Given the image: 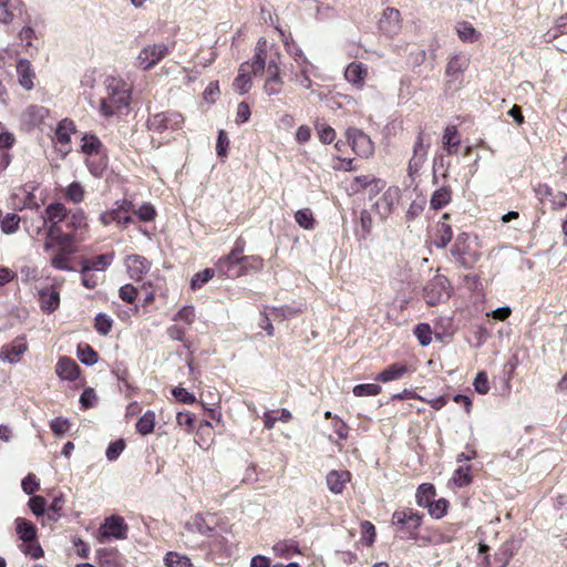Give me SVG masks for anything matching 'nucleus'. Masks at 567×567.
<instances>
[{"label":"nucleus","instance_id":"f257e3e1","mask_svg":"<svg viewBox=\"0 0 567 567\" xmlns=\"http://www.w3.org/2000/svg\"><path fill=\"white\" fill-rule=\"evenodd\" d=\"M42 226L34 229L38 236L45 228L43 250L50 255V265L56 270L72 271V258L87 230L83 212H71L62 203H51L41 216Z\"/></svg>","mask_w":567,"mask_h":567},{"label":"nucleus","instance_id":"f03ea898","mask_svg":"<svg viewBox=\"0 0 567 567\" xmlns=\"http://www.w3.org/2000/svg\"><path fill=\"white\" fill-rule=\"evenodd\" d=\"M266 68V50L257 45L252 59L240 64L234 87L239 94H246L251 89V75H259Z\"/></svg>","mask_w":567,"mask_h":567},{"label":"nucleus","instance_id":"7ed1b4c3","mask_svg":"<svg viewBox=\"0 0 567 567\" xmlns=\"http://www.w3.org/2000/svg\"><path fill=\"white\" fill-rule=\"evenodd\" d=\"M131 101V85L122 79H109V115L127 112Z\"/></svg>","mask_w":567,"mask_h":567},{"label":"nucleus","instance_id":"20e7f679","mask_svg":"<svg viewBox=\"0 0 567 567\" xmlns=\"http://www.w3.org/2000/svg\"><path fill=\"white\" fill-rule=\"evenodd\" d=\"M82 152L87 156L86 165L90 172L96 176L102 177L106 171V164L101 161L96 162V156L100 154L102 142L95 135L85 134L82 137Z\"/></svg>","mask_w":567,"mask_h":567},{"label":"nucleus","instance_id":"39448f33","mask_svg":"<svg viewBox=\"0 0 567 567\" xmlns=\"http://www.w3.org/2000/svg\"><path fill=\"white\" fill-rule=\"evenodd\" d=\"M449 297L450 282L442 275H435L423 289V298L429 306H435Z\"/></svg>","mask_w":567,"mask_h":567},{"label":"nucleus","instance_id":"423d86ee","mask_svg":"<svg viewBox=\"0 0 567 567\" xmlns=\"http://www.w3.org/2000/svg\"><path fill=\"white\" fill-rule=\"evenodd\" d=\"M168 45L165 43H154L144 47L137 58V64L143 70H150L155 66L168 53Z\"/></svg>","mask_w":567,"mask_h":567},{"label":"nucleus","instance_id":"0eeeda50","mask_svg":"<svg viewBox=\"0 0 567 567\" xmlns=\"http://www.w3.org/2000/svg\"><path fill=\"white\" fill-rule=\"evenodd\" d=\"M346 135L358 156L369 158L373 155L374 144L369 135L355 127L348 128Z\"/></svg>","mask_w":567,"mask_h":567},{"label":"nucleus","instance_id":"6e6552de","mask_svg":"<svg viewBox=\"0 0 567 567\" xmlns=\"http://www.w3.org/2000/svg\"><path fill=\"white\" fill-rule=\"evenodd\" d=\"M106 266V255H100L96 258L89 259L84 262L82 269V282L86 288H95L99 277L95 271H103Z\"/></svg>","mask_w":567,"mask_h":567},{"label":"nucleus","instance_id":"1a4fd4ad","mask_svg":"<svg viewBox=\"0 0 567 567\" xmlns=\"http://www.w3.org/2000/svg\"><path fill=\"white\" fill-rule=\"evenodd\" d=\"M421 520L422 516L410 508L395 511L392 515V523L406 529L410 536L420 527Z\"/></svg>","mask_w":567,"mask_h":567},{"label":"nucleus","instance_id":"9d476101","mask_svg":"<svg viewBox=\"0 0 567 567\" xmlns=\"http://www.w3.org/2000/svg\"><path fill=\"white\" fill-rule=\"evenodd\" d=\"M401 14L395 8L388 7L379 20V29L386 35L398 34L401 30Z\"/></svg>","mask_w":567,"mask_h":567},{"label":"nucleus","instance_id":"9b49d317","mask_svg":"<svg viewBox=\"0 0 567 567\" xmlns=\"http://www.w3.org/2000/svg\"><path fill=\"white\" fill-rule=\"evenodd\" d=\"M49 113V110L42 105H29L21 115L22 123L29 130L38 127L43 124Z\"/></svg>","mask_w":567,"mask_h":567},{"label":"nucleus","instance_id":"f8f14e48","mask_svg":"<svg viewBox=\"0 0 567 567\" xmlns=\"http://www.w3.org/2000/svg\"><path fill=\"white\" fill-rule=\"evenodd\" d=\"M267 72L268 76L264 84V91L268 95H277L281 92L284 85L278 63L269 62Z\"/></svg>","mask_w":567,"mask_h":567},{"label":"nucleus","instance_id":"ddd939ff","mask_svg":"<svg viewBox=\"0 0 567 567\" xmlns=\"http://www.w3.org/2000/svg\"><path fill=\"white\" fill-rule=\"evenodd\" d=\"M80 367L69 357H61L55 365V373L61 380L74 381L80 377Z\"/></svg>","mask_w":567,"mask_h":567},{"label":"nucleus","instance_id":"4468645a","mask_svg":"<svg viewBox=\"0 0 567 567\" xmlns=\"http://www.w3.org/2000/svg\"><path fill=\"white\" fill-rule=\"evenodd\" d=\"M350 480L351 473L346 470L330 471L326 477L327 486L333 494H341Z\"/></svg>","mask_w":567,"mask_h":567},{"label":"nucleus","instance_id":"2eb2a0df","mask_svg":"<svg viewBox=\"0 0 567 567\" xmlns=\"http://www.w3.org/2000/svg\"><path fill=\"white\" fill-rule=\"evenodd\" d=\"M127 272L132 279L140 280L150 268L151 262L143 256L131 255L125 260Z\"/></svg>","mask_w":567,"mask_h":567},{"label":"nucleus","instance_id":"dca6fc26","mask_svg":"<svg viewBox=\"0 0 567 567\" xmlns=\"http://www.w3.org/2000/svg\"><path fill=\"white\" fill-rule=\"evenodd\" d=\"M245 256H238L237 250H231L227 256L219 258L217 269L228 278H236L235 266L240 265Z\"/></svg>","mask_w":567,"mask_h":567},{"label":"nucleus","instance_id":"f3484780","mask_svg":"<svg viewBox=\"0 0 567 567\" xmlns=\"http://www.w3.org/2000/svg\"><path fill=\"white\" fill-rule=\"evenodd\" d=\"M16 68H17L19 84L27 91L32 90L34 86L33 80L35 78V73L32 69L30 61L27 59H20L17 62Z\"/></svg>","mask_w":567,"mask_h":567},{"label":"nucleus","instance_id":"a211bd4d","mask_svg":"<svg viewBox=\"0 0 567 567\" xmlns=\"http://www.w3.org/2000/svg\"><path fill=\"white\" fill-rule=\"evenodd\" d=\"M429 145L430 143L424 138L423 134L420 133L413 146V156L409 163L410 171H419L422 166L427 154Z\"/></svg>","mask_w":567,"mask_h":567},{"label":"nucleus","instance_id":"6ab92c4d","mask_svg":"<svg viewBox=\"0 0 567 567\" xmlns=\"http://www.w3.org/2000/svg\"><path fill=\"white\" fill-rule=\"evenodd\" d=\"M40 308L45 313L54 312L60 306V293L54 288H47L39 291Z\"/></svg>","mask_w":567,"mask_h":567},{"label":"nucleus","instance_id":"aec40b11","mask_svg":"<svg viewBox=\"0 0 567 567\" xmlns=\"http://www.w3.org/2000/svg\"><path fill=\"white\" fill-rule=\"evenodd\" d=\"M184 122L182 114L177 112H166L154 115L151 125L158 128H177Z\"/></svg>","mask_w":567,"mask_h":567},{"label":"nucleus","instance_id":"412c9836","mask_svg":"<svg viewBox=\"0 0 567 567\" xmlns=\"http://www.w3.org/2000/svg\"><path fill=\"white\" fill-rule=\"evenodd\" d=\"M300 56L301 62H299V60H296L299 71L291 72V81L296 82L297 84L305 89H310L312 85V81L309 75L310 63L308 59L303 55V53L300 52Z\"/></svg>","mask_w":567,"mask_h":567},{"label":"nucleus","instance_id":"4be33fe9","mask_svg":"<svg viewBox=\"0 0 567 567\" xmlns=\"http://www.w3.org/2000/svg\"><path fill=\"white\" fill-rule=\"evenodd\" d=\"M128 525L125 519L118 515L109 516V539H126L128 534Z\"/></svg>","mask_w":567,"mask_h":567},{"label":"nucleus","instance_id":"5701e85b","mask_svg":"<svg viewBox=\"0 0 567 567\" xmlns=\"http://www.w3.org/2000/svg\"><path fill=\"white\" fill-rule=\"evenodd\" d=\"M368 75V68L362 63H350L344 72L346 80L357 85L358 87H362L364 83V79Z\"/></svg>","mask_w":567,"mask_h":567},{"label":"nucleus","instance_id":"b1692460","mask_svg":"<svg viewBox=\"0 0 567 567\" xmlns=\"http://www.w3.org/2000/svg\"><path fill=\"white\" fill-rule=\"evenodd\" d=\"M117 207L109 213V217L116 221L118 225L125 227L130 224L133 218L131 213L133 212V204L128 200H122L121 204L116 203Z\"/></svg>","mask_w":567,"mask_h":567},{"label":"nucleus","instance_id":"393cba45","mask_svg":"<svg viewBox=\"0 0 567 567\" xmlns=\"http://www.w3.org/2000/svg\"><path fill=\"white\" fill-rule=\"evenodd\" d=\"M75 133V124L70 118H63L59 122L55 130V138L60 145H69L71 142V134Z\"/></svg>","mask_w":567,"mask_h":567},{"label":"nucleus","instance_id":"a878e982","mask_svg":"<svg viewBox=\"0 0 567 567\" xmlns=\"http://www.w3.org/2000/svg\"><path fill=\"white\" fill-rule=\"evenodd\" d=\"M16 530L20 539L24 542H33L37 538V527L30 520L19 517L16 519Z\"/></svg>","mask_w":567,"mask_h":567},{"label":"nucleus","instance_id":"bb28decb","mask_svg":"<svg viewBox=\"0 0 567 567\" xmlns=\"http://www.w3.org/2000/svg\"><path fill=\"white\" fill-rule=\"evenodd\" d=\"M408 372V367L405 364L393 363L389 365L386 369L381 371L375 380L380 382H390L394 380L401 379Z\"/></svg>","mask_w":567,"mask_h":567},{"label":"nucleus","instance_id":"cd10ccee","mask_svg":"<svg viewBox=\"0 0 567 567\" xmlns=\"http://www.w3.org/2000/svg\"><path fill=\"white\" fill-rule=\"evenodd\" d=\"M264 267V260L259 256H245L240 267L236 270V278L247 275L249 271H259Z\"/></svg>","mask_w":567,"mask_h":567},{"label":"nucleus","instance_id":"c85d7f7f","mask_svg":"<svg viewBox=\"0 0 567 567\" xmlns=\"http://www.w3.org/2000/svg\"><path fill=\"white\" fill-rule=\"evenodd\" d=\"M399 188L386 189L380 200L377 203L378 208H382V215L386 216L392 212L393 205L399 199Z\"/></svg>","mask_w":567,"mask_h":567},{"label":"nucleus","instance_id":"c756f323","mask_svg":"<svg viewBox=\"0 0 567 567\" xmlns=\"http://www.w3.org/2000/svg\"><path fill=\"white\" fill-rule=\"evenodd\" d=\"M453 231L449 224L439 223L436 227V233L433 239V244L437 248H445L449 243L452 240Z\"/></svg>","mask_w":567,"mask_h":567},{"label":"nucleus","instance_id":"7c9ffc66","mask_svg":"<svg viewBox=\"0 0 567 567\" xmlns=\"http://www.w3.org/2000/svg\"><path fill=\"white\" fill-rule=\"evenodd\" d=\"M76 355L79 360L86 365H92L97 362V352L89 344L81 342L76 348Z\"/></svg>","mask_w":567,"mask_h":567},{"label":"nucleus","instance_id":"2f4dec72","mask_svg":"<svg viewBox=\"0 0 567 567\" xmlns=\"http://www.w3.org/2000/svg\"><path fill=\"white\" fill-rule=\"evenodd\" d=\"M470 64V60L467 56L462 54H455L453 55L447 65H446V74L447 75H455L464 72Z\"/></svg>","mask_w":567,"mask_h":567},{"label":"nucleus","instance_id":"473e14b6","mask_svg":"<svg viewBox=\"0 0 567 567\" xmlns=\"http://www.w3.org/2000/svg\"><path fill=\"white\" fill-rule=\"evenodd\" d=\"M189 532L198 533L200 535L209 536L213 533V527L206 522L205 517L200 514L195 515L190 522L186 524Z\"/></svg>","mask_w":567,"mask_h":567},{"label":"nucleus","instance_id":"72a5a7b5","mask_svg":"<svg viewBox=\"0 0 567 567\" xmlns=\"http://www.w3.org/2000/svg\"><path fill=\"white\" fill-rule=\"evenodd\" d=\"M435 496L434 486L431 484H421L416 491V503L421 507H427Z\"/></svg>","mask_w":567,"mask_h":567},{"label":"nucleus","instance_id":"f704fd0d","mask_svg":"<svg viewBox=\"0 0 567 567\" xmlns=\"http://www.w3.org/2000/svg\"><path fill=\"white\" fill-rule=\"evenodd\" d=\"M567 34V14L559 17L553 28H550L545 34V41L551 42L559 35Z\"/></svg>","mask_w":567,"mask_h":567},{"label":"nucleus","instance_id":"c9c22d12","mask_svg":"<svg viewBox=\"0 0 567 567\" xmlns=\"http://www.w3.org/2000/svg\"><path fill=\"white\" fill-rule=\"evenodd\" d=\"M155 427V413L146 411L136 422V430L142 435H147L153 432Z\"/></svg>","mask_w":567,"mask_h":567},{"label":"nucleus","instance_id":"e433bc0d","mask_svg":"<svg viewBox=\"0 0 567 567\" xmlns=\"http://www.w3.org/2000/svg\"><path fill=\"white\" fill-rule=\"evenodd\" d=\"M458 38L464 42H475L480 38V33L468 22H460L456 27Z\"/></svg>","mask_w":567,"mask_h":567},{"label":"nucleus","instance_id":"4c0bfd02","mask_svg":"<svg viewBox=\"0 0 567 567\" xmlns=\"http://www.w3.org/2000/svg\"><path fill=\"white\" fill-rule=\"evenodd\" d=\"M451 200V190L449 187H441L436 189L430 200V205L433 209H440Z\"/></svg>","mask_w":567,"mask_h":567},{"label":"nucleus","instance_id":"58836bf2","mask_svg":"<svg viewBox=\"0 0 567 567\" xmlns=\"http://www.w3.org/2000/svg\"><path fill=\"white\" fill-rule=\"evenodd\" d=\"M443 144L449 154L455 153V148L460 145V137L454 126H447L445 128Z\"/></svg>","mask_w":567,"mask_h":567},{"label":"nucleus","instance_id":"ea45409f","mask_svg":"<svg viewBox=\"0 0 567 567\" xmlns=\"http://www.w3.org/2000/svg\"><path fill=\"white\" fill-rule=\"evenodd\" d=\"M27 350L28 346L25 342H13L3 348L4 355L10 362H18Z\"/></svg>","mask_w":567,"mask_h":567},{"label":"nucleus","instance_id":"a19ab883","mask_svg":"<svg viewBox=\"0 0 567 567\" xmlns=\"http://www.w3.org/2000/svg\"><path fill=\"white\" fill-rule=\"evenodd\" d=\"M64 198L74 204H79L84 198V189L78 182L71 183L64 190Z\"/></svg>","mask_w":567,"mask_h":567},{"label":"nucleus","instance_id":"79ce46f5","mask_svg":"<svg viewBox=\"0 0 567 567\" xmlns=\"http://www.w3.org/2000/svg\"><path fill=\"white\" fill-rule=\"evenodd\" d=\"M164 563L167 567H192V561L187 556L175 551L167 553Z\"/></svg>","mask_w":567,"mask_h":567},{"label":"nucleus","instance_id":"37998d69","mask_svg":"<svg viewBox=\"0 0 567 567\" xmlns=\"http://www.w3.org/2000/svg\"><path fill=\"white\" fill-rule=\"evenodd\" d=\"M380 183L383 185V183L380 179L371 178V177L364 176V175L357 176L352 179V182L350 184V190L352 193H359V192L365 189L371 184H374L378 187V185Z\"/></svg>","mask_w":567,"mask_h":567},{"label":"nucleus","instance_id":"c03bdc74","mask_svg":"<svg viewBox=\"0 0 567 567\" xmlns=\"http://www.w3.org/2000/svg\"><path fill=\"white\" fill-rule=\"evenodd\" d=\"M20 217L14 213L7 214L3 218H1V230L4 234H13L19 229Z\"/></svg>","mask_w":567,"mask_h":567},{"label":"nucleus","instance_id":"a18cd8bd","mask_svg":"<svg viewBox=\"0 0 567 567\" xmlns=\"http://www.w3.org/2000/svg\"><path fill=\"white\" fill-rule=\"evenodd\" d=\"M295 220L305 229H312L315 227V219L309 208L297 210L295 214Z\"/></svg>","mask_w":567,"mask_h":567},{"label":"nucleus","instance_id":"49530a36","mask_svg":"<svg viewBox=\"0 0 567 567\" xmlns=\"http://www.w3.org/2000/svg\"><path fill=\"white\" fill-rule=\"evenodd\" d=\"M452 480L457 487H464L468 485L472 482L471 467L460 466L457 470H455Z\"/></svg>","mask_w":567,"mask_h":567},{"label":"nucleus","instance_id":"de8ad7c7","mask_svg":"<svg viewBox=\"0 0 567 567\" xmlns=\"http://www.w3.org/2000/svg\"><path fill=\"white\" fill-rule=\"evenodd\" d=\"M449 502L445 498H440L437 501H432L430 505L427 506L429 514L435 518L440 519L442 518L447 511Z\"/></svg>","mask_w":567,"mask_h":567},{"label":"nucleus","instance_id":"09e8293b","mask_svg":"<svg viewBox=\"0 0 567 567\" xmlns=\"http://www.w3.org/2000/svg\"><path fill=\"white\" fill-rule=\"evenodd\" d=\"M352 392L355 396H375L381 392V386L375 383L358 384Z\"/></svg>","mask_w":567,"mask_h":567},{"label":"nucleus","instance_id":"8fccbe9b","mask_svg":"<svg viewBox=\"0 0 567 567\" xmlns=\"http://www.w3.org/2000/svg\"><path fill=\"white\" fill-rule=\"evenodd\" d=\"M316 130H317L318 137L321 143L330 144L334 141L337 134H336L334 128H332L331 126L322 124V123H317Z\"/></svg>","mask_w":567,"mask_h":567},{"label":"nucleus","instance_id":"3c124183","mask_svg":"<svg viewBox=\"0 0 567 567\" xmlns=\"http://www.w3.org/2000/svg\"><path fill=\"white\" fill-rule=\"evenodd\" d=\"M414 334L417 338L421 346L426 347L432 341L431 327L427 323H420L414 329Z\"/></svg>","mask_w":567,"mask_h":567},{"label":"nucleus","instance_id":"603ef678","mask_svg":"<svg viewBox=\"0 0 567 567\" xmlns=\"http://www.w3.org/2000/svg\"><path fill=\"white\" fill-rule=\"evenodd\" d=\"M214 275H215V271H214V269H210V268H206L203 271L197 272L192 278V282H190L192 289L195 290V289L202 288L203 285L208 282L214 277Z\"/></svg>","mask_w":567,"mask_h":567},{"label":"nucleus","instance_id":"864d4df0","mask_svg":"<svg viewBox=\"0 0 567 567\" xmlns=\"http://www.w3.org/2000/svg\"><path fill=\"white\" fill-rule=\"evenodd\" d=\"M135 215L141 221H153L156 217V210L153 205L145 203L134 210Z\"/></svg>","mask_w":567,"mask_h":567},{"label":"nucleus","instance_id":"5fc2aeb1","mask_svg":"<svg viewBox=\"0 0 567 567\" xmlns=\"http://www.w3.org/2000/svg\"><path fill=\"white\" fill-rule=\"evenodd\" d=\"M195 318H196V313H195L194 307L193 306H184L176 312L173 320L183 321L186 324H192L195 321Z\"/></svg>","mask_w":567,"mask_h":567},{"label":"nucleus","instance_id":"6e6d98bb","mask_svg":"<svg viewBox=\"0 0 567 567\" xmlns=\"http://www.w3.org/2000/svg\"><path fill=\"white\" fill-rule=\"evenodd\" d=\"M70 427L71 423L69 422V420L61 416L55 417L50 422V429L56 436H62L70 430Z\"/></svg>","mask_w":567,"mask_h":567},{"label":"nucleus","instance_id":"4d7b16f0","mask_svg":"<svg viewBox=\"0 0 567 567\" xmlns=\"http://www.w3.org/2000/svg\"><path fill=\"white\" fill-rule=\"evenodd\" d=\"M467 235L466 234H461L457 236L456 240H455V244L453 245L452 249H451V254L457 258V259H462L464 257V255L466 254V249H467Z\"/></svg>","mask_w":567,"mask_h":567},{"label":"nucleus","instance_id":"13d9d810","mask_svg":"<svg viewBox=\"0 0 567 567\" xmlns=\"http://www.w3.org/2000/svg\"><path fill=\"white\" fill-rule=\"evenodd\" d=\"M21 550L34 559L41 558L44 555V551L37 539L33 542H24L21 546Z\"/></svg>","mask_w":567,"mask_h":567},{"label":"nucleus","instance_id":"bf43d9fd","mask_svg":"<svg viewBox=\"0 0 567 567\" xmlns=\"http://www.w3.org/2000/svg\"><path fill=\"white\" fill-rule=\"evenodd\" d=\"M63 504H64V501L61 496L54 497L48 508V513H47L48 519H50L52 522H56L61 517Z\"/></svg>","mask_w":567,"mask_h":567},{"label":"nucleus","instance_id":"052dcab7","mask_svg":"<svg viewBox=\"0 0 567 567\" xmlns=\"http://www.w3.org/2000/svg\"><path fill=\"white\" fill-rule=\"evenodd\" d=\"M31 512L35 516H42L45 513L47 499L43 496H32L28 503Z\"/></svg>","mask_w":567,"mask_h":567},{"label":"nucleus","instance_id":"680f3d73","mask_svg":"<svg viewBox=\"0 0 567 567\" xmlns=\"http://www.w3.org/2000/svg\"><path fill=\"white\" fill-rule=\"evenodd\" d=\"M176 422L181 427L190 432L195 426V415L190 412H179L176 415Z\"/></svg>","mask_w":567,"mask_h":567},{"label":"nucleus","instance_id":"e2e57ef3","mask_svg":"<svg viewBox=\"0 0 567 567\" xmlns=\"http://www.w3.org/2000/svg\"><path fill=\"white\" fill-rule=\"evenodd\" d=\"M96 402L97 396L93 389L87 388L82 392L80 396V403L83 410H87L95 406Z\"/></svg>","mask_w":567,"mask_h":567},{"label":"nucleus","instance_id":"0e129e2a","mask_svg":"<svg viewBox=\"0 0 567 567\" xmlns=\"http://www.w3.org/2000/svg\"><path fill=\"white\" fill-rule=\"evenodd\" d=\"M21 486L25 494L32 495L39 489L40 484L37 476L30 473L22 480Z\"/></svg>","mask_w":567,"mask_h":567},{"label":"nucleus","instance_id":"69168bd1","mask_svg":"<svg viewBox=\"0 0 567 567\" xmlns=\"http://www.w3.org/2000/svg\"><path fill=\"white\" fill-rule=\"evenodd\" d=\"M473 385L477 393L486 394L489 391V383H488L487 374L484 371L478 372L473 382Z\"/></svg>","mask_w":567,"mask_h":567},{"label":"nucleus","instance_id":"338daca9","mask_svg":"<svg viewBox=\"0 0 567 567\" xmlns=\"http://www.w3.org/2000/svg\"><path fill=\"white\" fill-rule=\"evenodd\" d=\"M172 394L181 403L190 404L196 401L194 394L189 393L186 389L181 386L174 388Z\"/></svg>","mask_w":567,"mask_h":567},{"label":"nucleus","instance_id":"774afa93","mask_svg":"<svg viewBox=\"0 0 567 567\" xmlns=\"http://www.w3.org/2000/svg\"><path fill=\"white\" fill-rule=\"evenodd\" d=\"M512 557V551L508 545L502 546L496 553H495V561L497 564L496 567H505L509 563Z\"/></svg>","mask_w":567,"mask_h":567}]
</instances>
